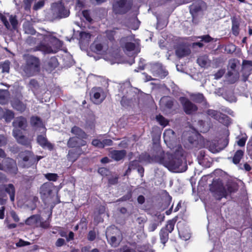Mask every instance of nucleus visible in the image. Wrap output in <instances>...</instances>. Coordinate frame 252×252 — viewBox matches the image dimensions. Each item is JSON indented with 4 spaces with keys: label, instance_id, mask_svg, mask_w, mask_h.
<instances>
[{
    "label": "nucleus",
    "instance_id": "1",
    "mask_svg": "<svg viewBox=\"0 0 252 252\" xmlns=\"http://www.w3.org/2000/svg\"><path fill=\"white\" fill-rule=\"evenodd\" d=\"M184 161H186L185 158L184 156V150L181 146H180L173 154L160 157L159 162L169 170L175 172H179L184 171L187 168L186 162L185 163V169L183 170V168H181Z\"/></svg>",
    "mask_w": 252,
    "mask_h": 252
},
{
    "label": "nucleus",
    "instance_id": "2",
    "mask_svg": "<svg viewBox=\"0 0 252 252\" xmlns=\"http://www.w3.org/2000/svg\"><path fill=\"white\" fill-rule=\"evenodd\" d=\"M189 96L191 100L185 96H181L179 99L183 110H198V107L193 102L200 104L205 109L209 107V104L203 94L192 93Z\"/></svg>",
    "mask_w": 252,
    "mask_h": 252
},
{
    "label": "nucleus",
    "instance_id": "3",
    "mask_svg": "<svg viewBox=\"0 0 252 252\" xmlns=\"http://www.w3.org/2000/svg\"><path fill=\"white\" fill-rule=\"evenodd\" d=\"M24 59L25 64L23 66V70L27 74L32 76L35 72L39 71L40 60L38 58L31 55H25Z\"/></svg>",
    "mask_w": 252,
    "mask_h": 252
},
{
    "label": "nucleus",
    "instance_id": "4",
    "mask_svg": "<svg viewBox=\"0 0 252 252\" xmlns=\"http://www.w3.org/2000/svg\"><path fill=\"white\" fill-rule=\"evenodd\" d=\"M209 188L213 196L218 200H220L223 197L226 198L228 195L222 181L220 179H214Z\"/></svg>",
    "mask_w": 252,
    "mask_h": 252
},
{
    "label": "nucleus",
    "instance_id": "5",
    "mask_svg": "<svg viewBox=\"0 0 252 252\" xmlns=\"http://www.w3.org/2000/svg\"><path fill=\"white\" fill-rule=\"evenodd\" d=\"M18 157L20 159L19 164L23 168L31 167L32 165L36 164L40 159V158L36 159L33 153L28 150L20 152L18 154Z\"/></svg>",
    "mask_w": 252,
    "mask_h": 252
},
{
    "label": "nucleus",
    "instance_id": "6",
    "mask_svg": "<svg viewBox=\"0 0 252 252\" xmlns=\"http://www.w3.org/2000/svg\"><path fill=\"white\" fill-rule=\"evenodd\" d=\"M177 219L175 218L167 221L166 225L162 227L159 233L160 242L165 245L169 239V233H171L174 229Z\"/></svg>",
    "mask_w": 252,
    "mask_h": 252
},
{
    "label": "nucleus",
    "instance_id": "7",
    "mask_svg": "<svg viewBox=\"0 0 252 252\" xmlns=\"http://www.w3.org/2000/svg\"><path fill=\"white\" fill-rule=\"evenodd\" d=\"M132 5V1L127 0H118L113 5V10L115 14H125L129 11Z\"/></svg>",
    "mask_w": 252,
    "mask_h": 252
},
{
    "label": "nucleus",
    "instance_id": "8",
    "mask_svg": "<svg viewBox=\"0 0 252 252\" xmlns=\"http://www.w3.org/2000/svg\"><path fill=\"white\" fill-rule=\"evenodd\" d=\"M52 9L53 15L57 18H65L69 16L70 11L66 9L62 2H58L53 3Z\"/></svg>",
    "mask_w": 252,
    "mask_h": 252
},
{
    "label": "nucleus",
    "instance_id": "9",
    "mask_svg": "<svg viewBox=\"0 0 252 252\" xmlns=\"http://www.w3.org/2000/svg\"><path fill=\"white\" fill-rule=\"evenodd\" d=\"M3 170L4 172L15 175L17 174L18 169L16 160L10 158H6L3 161Z\"/></svg>",
    "mask_w": 252,
    "mask_h": 252
},
{
    "label": "nucleus",
    "instance_id": "10",
    "mask_svg": "<svg viewBox=\"0 0 252 252\" xmlns=\"http://www.w3.org/2000/svg\"><path fill=\"white\" fill-rule=\"evenodd\" d=\"M90 94L91 100L96 104L101 103L105 97L103 89L101 87H93Z\"/></svg>",
    "mask_w": 252,
    "mask_h": 252
},
{
    "label": "nucleus",
    "instance_id": "11",
    "mask_svg": "<svg viewBox=\"0 0 252 252\" xmlns=\"http://www.w3.org/2000/svg\"><path fill=\"white\" fill-rule=\"evenodd\" d=\"M89 149L86 148H73L68 151L67 155V158L69 161L72 162H75L81 155H86L89 152Z\"/></svg>",
    "mask_w": 252,
    "mask_h": 252
},
{
    "label": "nucleus",
    "instance_id": "12",
    "mask_svg": "<svg viewBox=\"0 0 252 252\" xmlns=\"http://www.w3.org/2000/svg\"><path fill=\"white\" fill-rule=\"evenodd\" d=\"M87 144L86 140L73 136L68 140L67 146L70 148H82L83 147L87 146Z\"/></svg>",
    "mask_w": 252,
    "mask_h": 252
},
{
    "label": "nucleus",
    "instance_id": "13",
    "mask_svg": "<svg viewBox=\"0 0 252 252\" xmlns=\"http://www.w3.org/2000/svg\"><path fill=\"white\" fill-rule=\"evenodd\" d=\"M54 188L53 184L50 182L44 183L40 188V193L42 199H45L51 196Z\"/></svg>",
    "mask_w": 252,
    "mask_h": 252
},
{
    "label": "nucleus",
    "instance_id": "14",
    "mask_svg": "<svg viewBox=\"0 0 252 252\" xmlns=\"http://www.w3.org/2000/svg\"><path fill=\"white\" fill-rule=\"evenodd\" d=\"M207 112L208 115H212V116L215 119L224 125H228L231 123L230 118L227 115L221 113L220 111Z\"/></svg>",
    "mask_w": 252,
    "mask_h": 252
},
{
    "label": "nucleus",
    "instance_id": "15",
    "mask_svg": "<svg viewBox=\"0 0 252 252\" xmlns=\"http://www.w3.org/2000/svg\"><path fill=\"white\" fill-rule=\"evenodd\" d=\"M206 3L202 0H196L189 6V10L192 17L194 18L197 13L202 10V7L206 6Z\"/></svg>",
    "mask_w": 252,
    "mask_h": 252
},
{
    "label": "nucleus",
    "instance_id": "16",
    "mask_svg": "<svg viewBox=\"0 0 252 252\" xmlns=\"http://www.w3.org/2000/svg\"><path fill=\"white\" fill-rule=\"evenodd\" d=\"M22 97L21 95L20 97L15 96L12 98L10 103L13 109L16 110H25L26 104L23 102Z\"/></svg>",
    "mask_w": 252,
    "mask_h": 252
},
{
    "label": "nucleus",
    "instance_id": "17",
    "mask_svg": "<svg viewBox=\"0 0 252 252\" xmlns=\"http://www.w3.org/2000/svg\"><path fill=\"white\" fill-rule=\"evenodd\" d=\"M37 142L43 149H47L50 151L54 149V144L50 143L45 136L39 135L37 137Z\"/></svg>",
    "mask_w": 252,
    "mask_h": 252
},
{
    "label": "nucleus",
    "instance_id": "18",
    "mask_svg": "<svg viewBox=\"0 0 252 252\" xmlns=\"http://www.w3.org/2000/svg\"><path fill=\"white\" fill-rule=\"evenodd\" d=\"M3 189L4 193H7L9 195L10 200L12 202L15 201V188L12 184H2Z\"/></svg>",
    "mask_w": 252,
    "mask_h": 252
},
{
    "label": "nucleus",
    "instance_id": "19",
    "mask_svg": "<svg viewBox=\"0 0 252 252\" xmlns=\"http://www.w3.org/2000/svg\"><path fill=\"white\" fill-rule=\"evenodd\" d=\"M137 95H135L132 97H128L127 95H124L122 97L121 100V105L124 107H131L137 103L136 97Z\"/></svg>",
    "mask_w": 252,
    "mask_h": 252
},
{
    "label": "nucleus",
    "instance_id": "20",
    "mask_svg": "<svg viewBox=\"0 0 252 252\" xmlns=\"http://www.w3.org/2000/svg\"><path fill=\"white\" fill-rule=\"evenodd\" d=\"M110 157L116 161L123 159L126 156V151L125 150H113L110 153Z\"/></svg>",
    "mask_w": 252,
    "mask_h": 252
},
{
    "label": "nucleus",
    "instance_id": "21",
    "mask_svg": "<svg viewBox=\"0 0 252 252\" xmlns=\"http://www.w3.org/2000/svg\"><path fill=\"white\" fill-rule=\"evenodd\" d=\"M212 124L210 122H205L203 120H199L197 123V130L201 133H206L211 128Z\"/></svg>",
    "mask_w": 252,
    "mask_h": 252
},
{
    "label": "nucleus",
    "instance_id": "22",
    "mask_svg": "<svg viewBox=\"0 0 252 252\" xmlns=\"http://www.w3.org/2000/svg\"><path fill=\"white\" fill-rule=\"evenodd\" d=\"M12 124L15 128H20L24 130H26L27 126V120L23 117L16 118L13 122Z\"/></svg>",
    "mask_w": 252,
    "mask_h": 252
},
{
    "label": "nucleus",
    "instance_id": "23",
    "mask_svg": "<svg viewBox=\"0 0 252 252\" xmlns=\"http://www.w3.org/2000/svg\"><path fill=\"white\" fill-rule=\"evenodd\" d=\"M33 51H41L44 54H47L50 53H54L52 47L47 44L44 43H40L36 46L34 47L33 49Z\"/></svg>",
    "mask_w": 252,
    "mask_h": 252
},
{
    "label": "nucleus",
    "instance_id": "24",
    "mask_svg": "<svg viewBox=\"0 0 252 252\" xmlns=\"http://www.w3.org/2000/svg\"><path fill=\"white\" fill-rule=\"evenodd\" d=\"M71 132L77 138L85 140L88 138L87 134L81 128L77 126H74L71 128Z\"/></svg>",
    "mask_w": 252,
    "mask_h": 252
},
{
    "label": "nucleus",
    "instance_id": "25",
    "mask_svg": "<svg viewBox=\"0 0 252 252\" xmlns=\"http://www.w3.org/2000/svg\"><path fill=\"white\" fill-rule=\"evenodd\" d=\"M22 129H19L18 128H15L13 130V135L17 139V141L23 145L27 144V140L21 131Z\"/></svg>",
    "mask_w": 252,
    "mask_h": 252
},
{
    "label": "nucleus",
    "instance_id": "26",
    "mask_svg": "<svg viewBox=\"0 0 252 252\" xmlns=\"http://www.w3.org/2000/svg\"><path fill=\"white\" fill-rule=\"evenodd\" d=\"M41 220L42 218L40 215H33L26 219L25 223L28 225L37 226Z\"/></svg>",
    "mask_w": 252,
    "mask_h": 252
},
{
    "label": "nucleus",
    "instance_id": "27",
    "mask_svg": "<svg viewBox=\"0 0 252 252\" xmlns=\"http://www.w3.org/2000/svg\"><path fill=\"white\" fill-rule=\"evenodd\" d=\"M106 236L107 239L111 236H122L120 229L115 225L110 226L107 228Z\"/></svg>",
    "mask_w": 252,
    "mask_h": 252
},
{
    "label": "nucleus",
    "instance_id": "28",
    "mask_svg": "<svg viewBox=\"0 0 252 252\" xmlns=\"http://www.w3.org/2000/svg\"><path fill=\"white\" fill-rule=\"evenodd\" d=\"M190 53V51L189 49L183 46H179L175 50L176 55L179 58H182L187 56L189 55Z\"/></svg>",
    "mask_w": 252,
    "mask_h": 252
},
{
    "label": "nucleus",
    "instance_id": "29",
    "mask_svg": "<svg viewBox=\"0 0 252 252\" xmlns=\"http://www.w3.org/2000/svg\"><path fill=\"white\" fill-rule=\"evenodd\" d=\"M244 156V151L242 150H237L232 158H229L228 159H232V162L235 164H238Z\"/></svg>",
    "mask_w": 252,
    "mask_h": 252
},
{
    "label": "nucleus",
    "instance_id": "30",
    "mask_svg": "<svg viewBox=\"0 0 252 252\" xmlns=\"http://www.w3.org/2000/svg\"><path fill=\"white\" fill-rule=\"evenodd\" d=\"M240 22L235 17L232 19L231 31L232 34L235 36H238L240 32Z\"/></svg>",
    "mask_w": 252,
    "mask_h": 252
},
{
    "label": "nucleus",
    "instance_id": "31",
    "mask_svg": "<svg viewBox=\"0 0 252 252\" xmlns=\"http://www.w3.org/2000/svg\"><path fill=\"white\" fill-rule=\"evenodd\" d=\"M226 78L228 81L232 84L234 83L237 81L239 78V73L237 71L229 70L226 75Z\"/></svg>",
    "mask_w": 252,
    "mask_h": 252
},
{
    "label": "nucleus",
    "instance_id": "32",
    "mask_svg": "<svg viewBox=\"0 0 252 252\" xmlns=\"http://www.w3.org/2000/svg\"><path fill=\"white\" fill-rule=\"evenodd\" d=\"M116 30H119V28L117 27L114 28L113 30H107L105 32L107 38L111 42H113L115 41L114 36L116 33V32L115 31Z\"/></svg>",
    "mask_w": 252,
    "mask_h": 252
},
{
    "label": "nucleus",
    "instance_id": "33",
    "mask_svg": "<svg viewBox=\"0 0 252 252\" xmlns=\"http://www.w3.org/2000/svg\"><path fill=\"white\" fill-rule=\"evenodd\" d=\"M9 95V92L8 90L0 89V103L5 104Z\"/></svg>",
    "mask_w": 252,
    "mask_h": 252
},
{
    "label": "nucleus",
    "instance_id": "34",
    "mask_svg": "<svg viewBox=\"0 0 252 252\" xmlns=\"http://www.w3.org/2000/svg\"><path fill=\"white\" fill-rule=\"evenodd\" d=\"M156 120L158 123V124L163 127L169 125V120L165 118L162 115L160 114H158L156 116Z\"/></svg>",
    "mask_w": 252,
    "mask_h": 252
},
{
    "label": "nucleus",
    "instance_id": "35",
    "mask_svg": "<svg viewBox=\"0 0 252 252\" xmlns=\"http://www.w3.org/2000/svg\"><path fill=\"white\" fill-rule=\"evenodd\" d=\"M31 124L34 127H40L42 125V121L37 116H32L31 118Z\"/></svg>",
    "mask_w": 252,
    "mask_h": 252
},
{
    "label": "nucleus",
    "instance_id": "36",
    "mask_svg": "<svg viewBox=\"0 0 252 252\" xmlns=\"http://www.w3.org/2000/svg\"><path fill=\"white\" fill-rule=\"evenodd\" d=\"M10 62L9 60H5L0 63V68L2 69V73H9Z\"/></svg>",
    "mask_w": 252,
    "mask_h": 252
},
{
    "label": "nucleus",
    "instance_id": "37",
    "mask_svg": "<svg viewBox=\"0 0 252 252\" xmlns=\"http://www.w3.org/2000/svg\"><path fill=\"white\" fill-rule=\"evenodd\" d=\"M122 236H111L110 237H108V239H107L109 244L113 247H117L119 242L118 241L117 239L120 238Z\"/></svg>",
    "mask_w": 252,
    "mask_h": 252
},
{
    "label": "nucleus",
    "instance_id": "38",
    "mask_svg": "<svg viewBox=\"0 0 252 252\" xmlns=\"http://www.w3.org/2000/svg\"><path fill=\"white\" fill-rule=\"evenodd\" d=\"M29 85L30 89L34 93L39 88V85L37 81L33 79L30 80Z\"/></svg>",
    "mask_w": 252,
    "mask_h": 252
},
{
    "label": "nucleus",
    "instance_id": "39",
    "mask_svg": "<svg viewBox=\"0 0 252 252\" xmlns=\"http://www.w3.org/2000/svg\"><path fill=\"white\" fill-rule=\"evenodd\" d=\"M175 132L171 129H166L163 133L164 140H170V137H174Z\"/></svg>",
    "mask_w": 252,
    "mask_h": 252
},
{
    "label": "nucleus",
    "instance_id": "40",
    "mask_svg": "<svg viewBox=\"0 0 252 252\" xmlns=\"http://www.w3.org/2000/svg\"><path fill=\"white\" fill-rule=\"evenodd\" d=\"M122 47L126 51L128 52H131L135 50L136 46L134 43L127 42L125 43L124 46H122Z\"/></svg>",
    "mask_w": 252,
    "mask_h": 252
},
{
    "label": "nucleus",
    "instance_id": "41",
    "mask_svg": "<svg viewBox=\"0 0 252 252\" xmlns=\"http://www.w3.org/2000/svg\"><path fill=\"white\" fill-rule=\"evenodd\" d=\"M2 184L0 185V205H4L6 203L7 199H4V197H6V194L4 193L3 189Z\"/></svg>",
    "mask_w": 252,
    "mask_h": 252
},
{
    "label": "nucleus",
    "instance_id": "42",
    "mask_svg": "<svg viewBox=\"0 0 252 252\" xmlns=\"http://www.w3.org/2000/svg\"><path fill=\"white\" fill-rule=\"evenodd\" d=\"M4 119L7 123L11 122L14 117L13 111H5L3 116Z\"/></svg>",
    "mask_w": 252,
    "mask_h": 252
},
{
    "label": "nucleus",
    "instance_id": "43",
    "mask_svg": "<svg viewBox=\"0 0 252 252\" xmlns=\"http://www.w3.org/2000/svg\"><path fill=\"white\" fill-rule=\"evenodd\" d=\"M46 179L50 181L56 182L57 181L59 176L56 173H48L44 175Z\"/></svg>",
    "mask_w": 252,
    "mask_h": 252
},
{
    "label": "nucleus",
    "instance_id": "44",
    "mask_svg": "<svg viewBox=\"0 0 252 252\" xmlns=\"http://www.w3.org/2000/svg\"><path fill=\"white\" fill-rule=\"evenodd\" d=\"M48 66L51 68H55L58 65V61L56 57H51L48 62Z\"/></svg>",
    "mask_w": 252,
    "mask_h": 252
},
{
    "label": "nucleus",
    "instance_id": "45",
    "mask_svg": "<svg viewBox=\"0 0 252 252\" xmlns=\"http://www.w3.org/2000/svg\"><path fill=\"white\" fill-rule=\"evenodd\" d=\"M85 128L86 129H90L94 130L95 128V120L93 119L92 120H88L86 121Z\"/></svg>",
    "mask_w": 252,
    "mask_h": 252
},
{
    "label": "nucleus",
    "instance_id": "46",
    "mask_svg": "<svg viewBox=\"0 0 252 252\" xmlns=\"http://www.w3.org/2000/svg\"><path fill=\"white\" fill-rule=\"evenodd\" d=\"M9 19L13 29L15 30L17 28L18 24L16 16L10 15Z\"/></svg>",
    "mask_w": 252,
    "mask_h": 252
},
{
    "label": "nucleus",
    "instance_id": "47",
    "mask_svg": "<svg viewBox=\"0 0 252 252\" xmlns=\"http://www.w3.org/2000/svg\"><path fill=\"white\" fill-rule=\"evenodd\" d=\"M98 173L103 177L109 176L110 174V170L105 167H99L97 170Z\"/></svg>",
    "mask_w": 252,
    "mask_h": 252
},
{
    "label": "nucleus",
    "instance_id": "48",
    "mask_svg": "<svg viewBox=\"0 0 252 252\" xmlns=\"http://www.w3.org/2000/svg\"><path fill=\"white\" fill-rule=\"evenodd\" d=\"M132 191L129 190L127 192L126 194L123 195L122 197H121L119 199V201H126L127 200H130L132 198Z\"/></svg>",
    "mask_w": 252,
    "mask_h": 252
},
{
    "label": "nucleus",
    "instance_id": "49",
    "mask_svg": "<svg viewBox=\"0 0 252 252\" xmlns=\"http://www.w3.org/2000/svg\"><path fill=\"white\" fill-rule=\"evenodd\" d=\"M198 64L202 67H205L207 64V61L205 57L201 56L197 60Z\"/></svg>",
    "mask_w": 252,
    "mask_h": 252
},
{
    "label": "nucleus",
    "instance_id": "50",
    "mask_svg": "<svg viewBox=\"0 0 252 252\" xmlns=\"http://www.w3.org/2000/svg\"><path fill=\"white\" fill-rule=\"evenodd\" d=\"M150 159V156L148 154L142 153L139 156L138 160L139 162H145L149 161Z\"/></svg>",
    "mask_w": 252,
    "mask_h": 252
},
{
    "label": "nucleus",
    "instance_id": "51",
    "mask_svg": "<svg viewBox=\"0 0 252 252\" xmlns=\"http://www.w3.org/2000/svg\"><path fill=\"white\" fill-rule=\"evenodd\" d=\"M236 49V46L235 45L233 44H228L225 47V51L227 54H232L233 53Z\"/></svg>",
    "mask_w": 252,
    "mask_h": 252
},
{
    "label": "nucleus",
    "instance_id": "52",
    "mask_svg": "<svg viewBox=\"0 0 252 252\" xmlns=\"http://www.w3.org/2000/svg\"><path fill=\"white\" fill-rule=\"evenodd\" d=\"M92 144L95 147L99 148H103L104 145L102 144V141L98 139H94L92 141Z\"/></svg>",
    "mask_w": 252,
    "mask_h": 252
},
{
    "label": "nucleus",
    "instance_id": "53",
    "mask_svg": "<svg viewBox=\"0 0 252 252\" xmlns=\"http://www.w3.org/2000/svg\"><path fill=\"white\" fill-rule=\"evenodd\" d=\"M226 190L227 192H228L229 193H234L237 191L238 187L236 185H228Z\"/></svg>",
    "mask_w": 252,
    "mask_h": 252
},
{
    "label": "nucleus",
    "instance_id": "54",
    "mask_svg": "<svg viewBox=\"0 0 252 252\" xmlns=\"http://www.w3.org/2000/svg\"><path fill=\"white\" fill-rule=\"evenodd\" d=\"M82 15L85 19L89 22L91 23L93 21L90 16V11L89 10H84L82 11Z\"/></svg>",
    "mask_w": 252,
    "mask_h": 252
},
{
    "label": "nucleus",
    "instance_id": "55",
    "mask_svg": "<svg viewBox=\"0 0 252 252\" xmlns=\"http://www.w3.org/2000/svg\"><path fill=\"white\" fill-rule=\"evenodd\" d=\"M198 38L201 39V41H204L205 43H209L213 40V38L209 34L200 36Z\"/></svg>",
    "mask_w": 252,
    "mask_h": 252
},
{
    "label": "nucleus",
    "instance_id": "56",
    "mask_svg": "<svg viewBox=\"0 0 252 252\" xmlns=\"http://www.w3.org/2000/svg\"><path fill=\"white\" fill-rule=\"evenodd\" d=\"M139 161L138 160H133L129 162L128 166L132 169H136L139 165Z\"/></svg>",
    "mask_w": 252,
    "mask_h": 252
},
{
    "label": "nucleus",
    "instance_id": "57",
    "mask_svg": "<svg viewBox=\"0 0 252 252\" xmlns=\"http://www.w3.org/2000/svg\"><path fill=\"white\" fill-rule=\"evenodd\" d=\"M80 38L83 40H89L91 37V34L86 32H81L79 33Z\"/></svg>",
    "mask_w": 252,
    "mask_h": 252
},
{
    "label": "nucleus",
    "instance_id": "58",
    "mask_svg": "<svg viewBox=\"0 0 252 252\" xmlns=\"http://www.w3.org/2000/svg\"><path fill=\"white\" fill-rule=\"evenodd\" d=\"M242 65L244 68H247L251 70L252 69V61L244 60L243 61Z\"/></svg>",
    "mask_w": 252,
    "mask_h": 252
},
{
    "label": "nucleus",
    "instance_id": "59",
    "mask_svg": "<svg viewBox=\"0 0 252 252\" xmlns=\"http://www.w3.org/2000/svg\"><path fill=\"white\" fill-rule=\"evenodd\" d=\"M119 177L118 175L109 178L108 180V183L109 185H116L118 183Z\"/></svg>",
    "mask_w": 252,
    "mask_h": 252
},
{
    "label": "nucleus",
    "instance_id": "60",
    "mask_svg": "<svg viewBox=\"0 0 252 252\" xmlns=\"http://www.w3.org/2000/svg\"><path fill=\"white\" fill-rule=\"evenodd\" d=\"M225 73L224 69H220L215 74V79H219L222 77L223 74Z\"/></svg>",
    "mask_w": 252,
    "mask_h": 252
},
{
    "label": "nucleus",
    "instance_id": "61",
    "mask_svg": "<svg viewBox=\"0 0 252 252\" xmlns=\"http://www.w3.org/2000/svg\"><path fill=\"white\" fill-rule=\"evenodd\" d=\"M96 238V233L94 230H90L88 234V239L90 241H93Z\"/></svg>",
    "mask_w": 252,
    "mask_h": 252
},
{
    "label": "nucleus",
    "instance_id": "62",
    "mask_svg": "<svg viewBox=\"0 0 252 252\" xmlns=\"http://www.w3.org/2000/svg\"><path fill=\"white\" fill-rule=\"evenodd\" d=\"M0 20L7 29H9L10 28V25L7 19V18L5 16H3L1 19H0Z\"/></svg>",
    "mask_w": 252,
    "mask_h": 252
},
{
    "label": "nucleus",
    "instance_id": "63",
    "mask_svg": "<svg viewBox=\"0 0 252 252\" xmlns=\"http://www.w3.org/2000/svg\"><path fill=\"white\" fill-rule=\"evenodd\" d=\"M44 5V1L43 0H40L36 2L34 6L33 9L34 10H38L42 7Z\"/></svg>",
    "mask_w": 252,
    "mask_h": 252
},
{
    "label": "nucleus",
    "instance_id": "64",
    "mask_svg": "<svg viewBox=\"0 0 252 252\" xmlns=\"http://www.w3.org/2000/svg\"><path fill=\"white\" fill-rule=\"evenodd\" d=\"M103 46L101 43H97L94 46V51L96 53H100L103 50Z\"/></svg>",
    "mask_w": 252,
    "mask_h": 252
}]
</instances>
